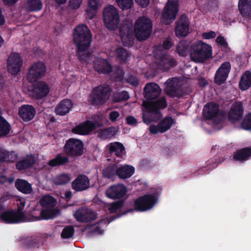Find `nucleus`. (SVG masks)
<instances>
[{
  "mask_svg": "<svg viewBox=\"0 0 251 251\" xmlns=\"http://www.w3.org/2000/svg\"><path fill=\"white\" fill-rule=\"evenodd\" d=\"M92 37L90 30L84 24L79 25L74 29L73 41L79 51L87 50L91 45Z\"/></svg>",
  "mask_w": 251,
  "mask_h": 251,
  "instance_id": "f257e3e1",
  "label": "nucleus"
},
{
  "mask_svg": "<svg viewBox=\"0 0 251 251\" xmlns=\"http://www.w3.org/2000/svg\"><path fill=\"white\" fill-rule=\"evenodd\" d=\"M189 52L191 59L195 62L204 63L212 57L211 46L201 41L191 44Z\"/></svg>",
  "mask_w": 251,
  "mask_h": 251,
  "instance_id": "f03ea898",
  "label": "nucleus"
},
{
  "mask_svg": "<svg viewBox=\"0 0 251 251\" xmlns=\"http://www.w3.org/2000/svg\"><path fill=\"white\" fill-rule=\"evenodd\" d=\"M158 202L157 195L154 194H147L139 197L134 201V208L129 209L122 214H118L117 218L126 214L128 212L134 211L144 212L152 208Z\"/></svg>",
  "mask_w": 251,
  "mask_h": 251,
  "instance_id": "7ed1b4c3",
  "label": "nucleus"
},
{
  "mask_svg": "<svg viewBox=\"0 0 251 251\" xmlns=\"http://www.w3.org/2000/svg\"><path fill=\"white\" fill-rule=\"evenodd\" d=\"M112 92L110 86L101 84L95 87L88 97V102L94 106L102 105L109 99Z\"/></svg>",
  "mask_w": 251,
  "mask_h": 251,
  "instance_id": "20e7f679",
  "label": "nucleus"
},
{
  "mask_svg": "<svg viewBox=\"0 0 251 251\" xmlns=\"http://www.w3.org/2000/svg\"><path fill=\"white\" fill-rule=\"evenodd\" d=\"M152 30V22L149 18L143 16L136 21L134 24V33L138 41L146 40L150 36Z\"/></svg>",
  "mask_w": 251,
  "mask_h": 251,
  "instance_id": "39448f33",
  "label": "nucleus"
},
{
  "mask_svg": "<svg viewBox=\"0 0 251 251\" xmlns=\"http://www.w3.org/2000/svg\"><path fill=\"white\" fill-rule=\"evenodd\" d=\"M167 106V103L165 97H161L154 101L151 102L146 107L149 112L148 117H146L144 114L143 116L144 122L149 124L154 121L155 120L151 117L152 115H155L157 119H160L162 117L160 110L166 108Z\"/></svg>",
  "mask_w": 251,
  "mask_h": 251,
  "instance_id": "423d86ee",
  "label": "nucleus"
},
{
  "mask_svg": "<svg viewBox=\"0 0 251 251\" xmlns=\"http://www.w3.org/2000/svg\"><path fill=\"white\" fill-rule=\"evenodd\" d=\"M102 13L106 27L111 30L117 29L120 22L118 10L113 5H109L104 7Z\"/></svg>",
  "mask_w": 251,
  "mask_h": 251,
  "instance_id": "0eeeda50",
  "label": "nucleus"
},
{
  "mask_svg": "<svg viewBox=\"0 0 251 251\" xmlns=\"http://www.w3.org/2000/svg\"><path fill=\"white\" fill-rule=\"evenodd\" d=\"M202 116L206 120L215 118L214 123L219 124L223 121V119L225 117V114L223 111L220 112L218 104L215 102H210L204 106L202 109Z\"/></svg>",
  "mask_w": 251,
  "mask_h": 251,
  "instance_id": "6e6552de",
  "label": "nucleus"
},
{
  "mask_svg": "<svg viewBox=\"0 0 251 251\" xmlns=\"http://www.w3.org/2000/svg\"><path fill=\"white\" fill-rule=\"evenodd\" d=\"M178 11V0H168L161 16V22L170 25L176 19Z\"/></svg>",
  "mask_w": 251,
  "mask_h": 251,
  "instance_id": "1a4fd4ad",
  "label": "nucleus"
},
{
  "mask_svg": "<svg viewBox=\"0 0 251 251\" xmlns=\"http://www.w3.org/2000/svg\"><path fill=\"white\" fill-rule=\"evenodd\" d=\"M84 144L79 139L70 138L66 141L63 151L69 156H80L83 153Z\"/></svg>",
  "mask_w": 251,
  "mask_h": 251,
  "instance_id": "9d476101",
  "label": "nucleus"
},
{
  "mask_svg": "<svg viewBox=\"0 0 251 251\" xmlns=\"http://www.w3.org/2000/svg\"><path fill=\"white\" fill-rule=\"evenodd\" d=\"M24 203L22 206H19L17 211L7 210L0 215V219L6 224H15L25 221V215L22 211Z\"/></svg>",
  "mask_w": 251,
  "mask_h": 251,
  "instance_id": "9b49d317",
  "label": "nucleus"
},
{
  "mask_svg": "<svg viewBox=\"0 0 251 251\" xmlns=\"http://www.w3.org/2000/svg\"><path fill=\"white\" fill-rule=\"evenodd\" d=\"M46 73V66L41 61L33 63L28 68L27 78L29 82H34L44 76Z\"/></svg>",
  "mask_w": 251,
  "mask_h": 251,
  "instance_id": "f8f14e48",
  "label": "nucleus"
},
{
  "mask_svg": "<svg viewBox=\"0 0 251 251\" xmlns=\"http://www.w3.org/2000/svg\"><path fill=\"white\" fill-rule=\"evenodd\" d=\"M119 29V34L124 46L131 47L134 43L135 33L132 25L129 22H126Z\"/></svg>",
  "mask_w": 251,
  "mask_h": 251,
  "instance_id": "ddd939ff",
  "label": "nucleus"
},
{
  "mask_svg": "<svg viewBox=\"0 0 251 251\" xmlns=\"http://www.w3.org/2000/svg\"><path fill=\"white\" fill-rule=\"evenodd\" d=\"M154 57L158 60V65L159 68L168 71L177 65L176 59L168 54H165L163 50H158L154 52Z\"/></svg>",
  "mask_w": 251,
  "mask_h": 251,
  "instance_id": "4468645a",
  "label": "nucleus"
},
{
  "mask_svg": "<svg viewBox=\"0 0 251 251\" xmlns=\"http://www.w3.org/2000/svg\"><path fill=\"white\" fill-rule=\"evenodd\" d=\"M23 63V59L19 53L12 52L7 59L8 71L12 75H17L21 71Z\"/></svg>",
  "mask_w": 251,
  "mask_h": 251,
  "instance_id": "2eb2a0df",
  "label": "nucleus"
},
{
  "mask_svg": "<svg viewBox=\"0 0 251 251\" xmlns=\"http://www.w3.org/2000/svg\"><path fill=\"white\" fill-rule=\"evenodd\" d=\"M74 216L77 221L81 223L91 222L96 220L97 217L96 212L86 207L76 210Z\"/></svg>",
  "mask_w": 251,
  "mask_h": 251,
  "instance_id": "dca6fc26",
  "label": "nucleus"
},
{
  "mask_svg": "<svg viewBox=\"0 0 251 251\" xmlns=\"http://www.w3.org/2000/svg\"><path fill=\"white\" fill-rule=\"evenodd\" d=\"M231 70V64L228 61L223 63L216 71L214 76V82L218 85L224 83Z\"/></svg>",
  "mask_w": 251,
  "mask_h": 251,
  "instance_id": "f3484780",
  "label": "nucleus"
},
{
  "mask_svg": "<svg viewBox=\"0 0 251 251\" xmlns=\"http://www.w3.org/2000/svg\"><path fill=\"white\" fill-rule=\"evenodd\" d=\"M176 23V35L178 37L186 36L188 33L190 26V22L187 16L182 14Z\"/></svg>",
  "mask_w": 251,
  "mask_h": 251,
  "instance_id": "a211bd4d",
  "label": "nucleus"
},
{
  "mask_svg": "<svg viewBox=\"0 0 251 251\" xmlns=\"http://www.w3.org/2000/svg\"><path fill=\"white\" fill-rule=\"evenodd\" d=\"M166 84L165 91L170 97L180 98L184 95L185 93L181 85L176 83L173 79H168Z\"/></svg>",
  "mask_w": 251,
  "mask_h": 251,
  "instance_id": "6ab92c4d",
  "label": "nucleus"
},
{
  "mask_svg": "<svg viewBox=\"0 0 251 251\" xmlns=\"http://www.w3.org/2000/svg\"><path fill=\"white\" fill-rule=\"evenodd\" d=\"M72 189L75 192H82L90 187V179L85 175H79L72 182Z\"/></svg>",
  "mask_w": 251,
  "mask_h": 251,
  "instance_id": "aec40b11",
  "label": "nucleus"
},
{
  "mask_svg": "<svg viewBox=\"0 0 251 251\" xmlns=\"http://www.w3.org/2000/svg\"><path fill=\"white\" fill-rule=\"evenodd\" d=\"M161 93L159 86L154 82L148 83L144 88V97L148 100H155Z\"/></svg>",
  "mask_w": 251,
  "mask_h": 251,
  "instance_id": "412c9836",
  "label": "nucleus"
},
{
  "mask_svg": "<svg viewBox=\"0 0 251 251\" xmlns=\"http://www.w3.org/2000/svg\"><path fill=\"white\" fill-rule=\"evenodd\" d=\"M244 108L241 102L234 103L231 106L228 113V119L230 122L235 123L243 118Z\"/></svg>",
  "mask_w": 251,
  "mask_h": 251,
  "instance_id": "4be33fe9",
  "label": "nucleus"
},
{
  "mask_svg": "<svg viewBox=\"0 0 251 251\" xmlns=\"http://www.w3.org/2000/svg\"><path fill=\"white\" fill-rule=\"evenodd\" d=\"M32 92L37 99H41L47 96L50 92V88L46 82L41 81L33 84Z\"/></svg>",
  "mask_w": 251,
  "mask_h": 251,
  "instance_id": "5701e85b",
  "label": "nucleus"
},
{
  "mask_svg": "<svg viewBox=\"0 0 251 251\" xmlns=\"http://www.w3.org/2000/svg\"><path fill=\"white\" fill-rule=\"evenodd\" d=\"M127 192L126 187L123 184L111 186L106 191L107 196L112 199H118L123 198Z\"/></svg>",
  "mask_w": 251,
  "mask_h": 251,
  "instance_id": "b1692460",
  "label": "nucleus"
},
{
  "mask_svg": "<svg viewBox=\"0 0 251 251\" xmlns=\"http://www.w3.org/2000/svg\"><path fill=\"white\" fill-rule=\"evenodd\" d=\"M35 114V109L31 105L24 104L22 105L19 109V116L25 122H28L32 120Z\"/></svg>",
  "mask_w": 251,
  "mask_h": 251,
  "instance_id": "393cba45",
  "label": "nucleus"
},
{
  "mask_svg": "<svg viewBox=\"0 0 251 251\" xmlns=\"http://www.w3.org/2000/svg\"><path fill=\"white\" fill-rule=\"evenodd\" d=\"M96 128V124L92 121L87 120L84 123L72 128L73 133L79 135H87Z\"/></svg>",
  "mask_w": 251,
  "mask_h": 251,
  "instance_id": "a878e982",
  "label": "nucleus"
},
{
  "mask_svg": "<svg viewBox=\"0 0 251 251\" xmlns=\"http://www.w3.org/2000/svg\"><path fill=\"white\" fill-rule=\"evenodd\" d=\"M94 68L99 74H109L112 72V67L105 59L99 58L95 62Z\"/></svg>",
  "mask_w": 251,
  "mask_h": 251,
  "instance_id": "bb28decb",
  "label": "nucleus"
},
{
  "mask_svg": "<svg viewBox=\"0 0 251 251\" xmlns=\"http://www.w3.org/2000/svg\"><path fill=\"white\" fill-rule=\"evenodd\" d=\"M73 106V102L70 99L62 100L56 106L55 112L60 116H64L68 113Z\"/></svg>",
  "mask_w": 251,
  "mask_h": 251,
  "instance_id": "cd10ccee",
  "label": "nucleus"
},
{
  "mask_svg": "<svg viewBox=\"0 0 251 251\" xmlns=\"http://www.w3.org/2000/svg\"><path fill=\"white\" fill-rule=\"evenodd\" d=\"M43 8L41 0H24L23 9L26 12H38Z\"/></svg>",
  "mask_w": 251,
  "mask_h": 251,
  "instance_id": "c85d7f7f",
  "label": "nucleus"
},
{
  "mask_svg": "<svg viewBox=\"0 0 251 251\" xmlns=\"http://www.w3.org/2000/svg\"><path fill=\"white\" fill-rule=\"evenodd\" d=\"M34 156L31 154L26 155L23 159L16 162V168L19 171H23L31 168L35 163Z\"/></svg>",
  "mask_w": 251,
  "mask_h": 251,
  "instance_id": "c756f323",
  "label": "nucleus"
},
{
  "mask_svg": "<svg viewBox=\"0 0 251 251\" xmlns=\"http://www.w3.org/2000/svg\"><path fill=\"white\" fill-rule=\"evenodd\" d=\"M251 157V147H245L237 150L233 154V159L243 163Z\"/></svg>",
  "mask_w": 251,
  "mask_h": 251,
  "instance_id": "7c9ffc66",
  "label": "nucleus"
},
{
  "mask_svg": "<svg viewBox=\"0 0 251 251\" xmlns=\"http://www.w3.org/2000/svg\"><path fill=\"white\" fill-rule=\"evenodd\" d=\"M109 153L111 155H115L117 157H122L125 148L123 144L119 142L110 143L108 146Z\"/></svg>",
  "mask_w": 251,
  "mask_h": 251,
  "instance_id": "2f4dec72",
  "label": "nucleus"
},
{
  "mask_svg": "<svg viewBox=\"0 0 251 251\" xmlns=\"http://www.w3.org/2000/svg\"><path fill=\"white\" fill-rule=\"evenodd\" d=\"M134 172L135 168L129 165L117 167V176L121 179L128 178L134 174Z\"/></svg>",
  "mask_w": 251,
  "mask_h": 251,
  "instance_id": "473e14b6",
  "label": "nucleus"
},
{
  "mask_svg": "<svg viewBox=\"0 0 251 251\" xmlns=\"http://www.w3.org/2000/svg\"><path fill=\"white\" fill-rule=\"evenodd\" d=\"M15 186L19 192L25 194H30L33 190L31 185L27 180L23 179H16Z\"/></svg>",
  "mask_w": 251,
  "mask_h": 251,
  "instance_id": "72a5a7b5",
  "label": "nucleus"
},
{
  "mask_svg": "<svg viewBox=\"0 0 251 251\" xmlns=\"http://www.w3.org/2000/svg\"><path fill=\"white\" fill-rule=\"evenodd\" d=\"M102 175L105 178L113 180L117 176V165L109 164L103 169Z\"/></svg>",
  "mask_w": 251,
  "mask_h": 251,
  "instance_id": "f704fd0d",
  "label": "nucleus"
},
{
  "mask_svg": "<svg viewBox=\"0 0 251 251\" xmlns=\"http://www.w3.org/2000/svg\"><path fill=\"white\" fill-rule=\"evenodd\" d=\"M238 8L243 17L249 18L251 16V3L250 0H239Z\"/></svg>",
  "mask_w": 251,
  "mask_h": 251,
  "instance_id": "c9c22d12",
  "label": "nucleus"
},
{
  "mask_svg": "<svg viewBox=\"0 0 251 251\" xmlns=\"http://www.w3.org/2000/svg\"><path fill=\"white\" fill-rule=\"evenodd\" d=\"M251 86V72L246 71L241 77L239 87L242 91H246Z\"/></svg>",
  "mask_w": 251,
  "mask_h": 251,
  "instance_id": "e433bc0d",
  "label": "nucleus"
},
{
  "mask_svg": "<svg viewBox=\"0 0 251 251\" xmlns=\"http://www.w3.org/2000/svg\"><path fill=\"white\" fill-rule=\"evenodd\" d=\"M69 161V159L68 156L58 154L55 158L50 160L48 164L51 167H54L64 165Z\"/></svg>",
  "mask_w": 251,
  "mask_h": 251,
  "instance_id": "4c0bfd02",
  "label": "nucleus"
},
{
  "mask_svg": "<svg viewBox=\"0 0 251 251\" xmlns=\"http://www.w3.org/2000/svg\"><path fill=\"white\" fill-rule=\"evenodd\" d=\"M71 179L70 174L62 173L54 177L52 182L56 185H63L68 183L71 181Z\"/></svg>",
  "mask_w": 251,
  "mask_h": 251,
  "instance_id": "58836bf2",
  "label": "nucleus"
},
{
  "mask_svg": "<svg viewBox=\"0 0 251 251\" xmlns=\"http://www.w3.org/2000/svg\"><path fill=\"white\" fill-rule=\"evenodd\" d=\"M11 130L9 123L1 116H0V138L6 136Z\"/></svg>",
  "mask_w": 251,
  "mask_h": 251,
  "instance_id": "ea45409f",
  "label": "nucleus"
},
{
  "mask_svg": "<svg viewBox=\"0 0 251 251\" xmlns=\"http://www.w3.org/2000/svg\"><path fill=\"white\" fill-rule=\"evenodd\" d=\"M174 123V120L172 117H166L159 123L160 133H163L169 130Z\"/></svg>",
  "mask_w": 251,
  "mask_h": 251,
  "instance_id": "a19ab883",
  "label": "nucleus"
},
{
  "mask_svg": "<svg viewBox=\"0 0 251 251\" xmlns=\"http://www.w3.org/2000/svg\"><path fill=\"white\" fill-rule=\"evenodd\" d=\"M59 210L57 209H43L40 213V216L42 219H51L56 217Z\"/></svg>",
  "mask_w": 251,
  "mask_h": 251,
  "instance_id": "79ce46f5",
  "label": "nucleus"
},
{
  "mask_svg": "<svg viewBox=\"0 0 251 251\" xmlns=\"http://www.w3.org/2000/svg\"><path fill=\"white\" fill-rule=\"evenodd\" d=\"M188 51V46L185 41H181L177 45L176 52L181 57L187 56Z\"/></svg>",
  "mask_w": 251,
  "mask_h": 251,
  "instance_id": "37998d69",
  "label": "nucleus"
},
{
  "mask_svg": "<svg viewBox=\"0 0 251 251\" xmlns=\"http://www.w3.org/2000/svg\"><path fill=\"white\" fill-rule=\"evenodd\" d=\"M40 203L43 207H52L56 204V200L52 196L46 195L41 199Z\"/></svg>",
  "mask_w": 251,
  "mask_h": 251,
  "instance_id": "c03bdc74",
  "label": "nucleus"
},
{
  "mask_svg": "<svg viewBox=\"0 0 251 251\" xmlns=\"http://www.w3.org/2000/svg\"><path fill=\"white\" fill-rule=\"evenodd\" d=\"M115 53L117 58L120 61H126L130 57V53L123 47L118 48Z\"/></svg>",
  "mask_w": 251,
  "mask_h": 251,
  "instance_id": "a18cd8bd",
  "label": "nucleus"
},
{
  "mask_svg": "<svg viewBox=\"0 0 251 251\" xmlns=\"http://www.w3.org/2000/svg\"><path fill=\"white\" fill-rule=\"evenodd\" d=\"M118 6L122 10H128L132 8L133 0H116Z\"/></svg>",
  "mask_w": 251,
  "mask_h": 251,
  "instance_id": "49530a36",
  "label": "nucleus"
},
{
  "mask_svg": "<svg viewBox=\"0 0 251 251\" xmlns=\"http://www.w3.org/2000/svg\"><path fill=\"white\" fill-rule=\"evenodd\" d=\"M75 233L74 227L72 226L65 227L61 233V237L63 239H68L72 237Z\"/></svg>",
  "mask_w": 251,
  "mask_h": 251,
  "instance_id": "de8ad7c7",
  "label": "nucleus"
},
{
  "mask_svg": "<svg viewBox=\"0 0 251 251\" xmlns=\"http://www.w3.org/2000/svg\"><path fill=\"white\" fill-rule=\"evenodd\" d=\"M117 131L114 127L111 126L102 130L101 134L102 136L105 138H110L114 136Z\"/></svg>",
  "mask_w": 251,
  "mask_h": 251,
  "instance_id": "09e8293b",
  "label": "nucleus"
},
{
  "mask_svg": "<svg viewBox=\"0 0 251 251\" xmlns=\"http://www.w3.org/2000/svg\"><path fill=\"white\" fill-rule=\"evenodd\" d=\"M4 153L5 154V159H4V162H15L18 159V155L14 151H8L5 150Z\"/></svg>",
  "mask_w": 251,
  "mask_h": 251,
  "instance_id": "8fccbe9b",
  "label": "nucleus"
},
{
  "mask_svg": "<svg viewBox=\"0 0 251 251\" xmlns=\"http://www.w3.org/2000/svg\"><path fill=\"white\" fill-rule=\"evenodd\" d=\"M125 201L123 200H119L118 201L111 203L108 210L110 213H115L117 210L122 208L124 205Z\"/></svg>",
  "mask_w": 251,
  "mask_h": 251,
  "instance_id": "3c124183",
  "label": "nucleus"
},
{
  "mask_svg": "<svg viewBox=\"0 0 251 251\" xmlns=\"http://www.w3.org/2000/svg\"><path fill=\"white\" fill-rule=\"evenodd\" d=\"M125 201L123 200H119L118 201L111 203L108 210L110 213H115L117 210L122 208L124 205Z\"/></svg>",
  "mask_w": 251,
  "mask_h": 251,
  "instance_id": "603ef678",
  "label": "nucleus"
},
{
  "mask_svg": "<svg viewBox=\"0 0 251 251\" xmlns=\"http://www.w3.org/2000/svg\"><path fill=\"white\" fill-rule=\"evenodd\" d=\"M241 127L245 130L251 131V113L245 116L242 122Z\"/></svg>",
  "mask_w": 251,
  "mask_h": 251,
  "instance_id": "864d4df0",
  "label": "nucleus"
},
{
  "mask_svg": "<svg viewBox=\"0 0 251 251\" xmlns=\"http://www.w3.org/2000/svg\"><path fill=\"white\" fill-rule=\"evenodd\" d=\"M129 96L127 92L123 91L118 93L114 97L115 102H120L123 100H127L129 99Z\"/></svg>",
  "mask_w": 251,
  "mask_h": 251,
  "instance_id": "5fc2aeb1",
  "label": "nucleus"
},
{
  "mask_svg": "<svg viewBox=\"0 0 251 251\" xmlns=\"http://www.w3.org/2000/svg\"><path fill=\"white\" fill-rule=\"evenodd\" d=\"M126 82L133 87H137L139 82L138 77L134 75H129L126 80Z\"/></svg>",
  "mask_w": 251,
  "mask_h": 251,
  "instance_id": "6e6d98bb",
  "label": "nucleus"
},
{
  "mask_svg": "<svg viewBox=\"0 0 251 251\" xmlns=\"http://www.w3.org/2000/svg\"><path fill=\"white\" fill-rule=\"evenodd\" d=\"M85 51H80L77 50V55L80 61L88 62L89 60L91 54L89 52L85 53Z\"/></svg>",
  "mask_w": 251,
  "mask_h": 251,
  "instance_id": "4d7b16f0",
  "label": "nucleus"
},
{
  "mask_svg": "<svg viewBox=\"0 0 251 251\" xmlns=\"http://www.w3.org/2000/svg\"><path fill=\"white\" fill-rule=\"evenodd\" d=\"M100 5V0H88V7L93 11H97Z\"/></svg>",
  "mask_w": 251,
  "mask_h": 251,
  "instance_id": "13d9d810",
  "label": "nucleus"
},
{
  "mask_svg": "<svg viewBox=\"0 0 251 251\" xmlns=\"http://www.w3.org/2000/svg\"><path fill=\"white\" fill-rule=\"evenodd\" d=\"M222 160H220L218 163L215 162H212L209 163L207 166H204L202 168H201L199 171L200 172H206V171H208V170H213V169L217 167L219 164H221L222 163Z\"/></svg>",
  "mask_w": 251,
  "mask_h": 251,
  "instance_id": "bf43d9fd",
  "label": "nucleus"
},
{
  "mask_svg": "<svg viewBox=\"0 0 251 251\" xmlns=\"http://www.w3.org/2000/svg\"><path fill=\"white\" fill-rule=\"evenodd\" d=\"M82 0H70L69 6L74 9H78L81 5Z\"/></svg>",
  "mask_w": 251,
  "mask_h": 251,
  "instance_id": "052dcab7",
  "label": "nucleus"
},
{
  "mask_svg": "<svg viewBox=\"0 0 251 251\" xmlns=\"http://www.w3.org/2000/svg\"><path fill=\"white\" fill-rule=\"evenodd\" d=\"M150 132L153 134H156L158 132H160L159 124L157 125H151L149 127Z\"/></svg>",
  "mask_w": 251,
  "mask_h": 251,
  "instance_id": "680f3d73",
  "label": "nucleus"
},
{
  "mask_svg": "<svg viewBox=\"0 0 251 251\" xmlns=\"http://www.w3.org/2000/svg\"><path fill=\"white\" fill-rule=\"evenodd\" d=\"M216 35L214 31H210L207 32H204L202 35V37L204 39H211L215 38Z\"/></svg>",
  "mask_w": 251,
  "mask_h": 251,
  "instance_id": "e2e57ef3",
  "label": "nucleus"
},
{
  "mask_svg": "<svg viewBox=\"0 0 251 251\" xmlns=\"http://www.w3.org/2000/svg\"><path fill=\"white\" fill-rule=\"evenodd\" d=\"M120 114L117 111H113L109 113V119L112 122H115L119 117Z\"/></svg>",
  "mask_w": 251,
  "mask_h": 251,
  "instance_id": "0e129e2a",
  "label": "nucleus"
},
{
  "mask_svg": "<svg viewBox=\"0 0 251 251\" xmlns=\"http://www.w3.org/2000/svg\"><path fill=\"white\" fill-rule=\"evenodd\" d=\"M216 41L217 43H218L222 46L226 47L227 45V44L225 38L221 35L218 36L217 37Z\"/></svg>",
  "mask_w": 251,
  "mask_h": 251,
  "instance_id": "69168bd1",
  "label": "nucleus"
},
{
  "mask_svg": "<svg viewBox=\"0 0 251 251\" xmlns=\"http://www.w3.org/2000/svg\"><path fill=\"white\" fill-rule=\"evenodd\" d=\"M173 46V42L170 39H167L163 43V48L166 50H169Z\"/></svg>",
  "mask_w": 251,
  "mask_h": 251,
  "instance_id": "338daca9",
  "label": "nucleus"
},
{
  "mask_svg": "<svg viewBox=\"0 0 251 251\" xmlns=\"http://www.w3.org/2000/svg\"><path fill=\"white\" fill-rule=\"evenodd\" d=\"M126 123L129 125H136L137 121L133 116H129L126 118Z\"/></svg>",
  "mask_w": 251,
  "mask_h": 251,
  "instance_id": "774afa93",
  "label": "nucleus"
}]
</instances>
